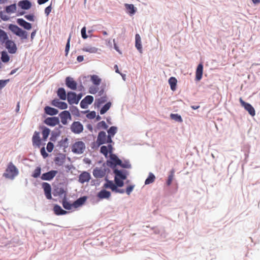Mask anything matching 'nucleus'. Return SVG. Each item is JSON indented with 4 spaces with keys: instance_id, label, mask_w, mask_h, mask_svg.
Returning <instances> with one entry per match:
<instances>
[{
    "instance_id": "4c0bfd02",
    "label": "nucleus",
    "mask_w": 260,
    "mask_h": 260,
    "mask_svg": "<svg viewBox=\"0 0 260 260\" xmlns=\"http://www.w3.org/2000/svg\"><path fill=\"white\" fill-rule=\"evenodd\" d=\"M111 106V103L110 102L106 103L101 109L100 114L102 115L105 114L110 109Z\"/></svg>"
},
{
    "instance_id": "bf43d9fd",
    "label": "nucleus",
    "mask_w": 260,
    "mask_h": 260,
    "mask_svg": "<svg viewBox=\"0 0 260 260\" xmlns=\"http://www.w3.org/2000/svg\"><path fill=\"white\" fill-rule=\"evenodd\" d=\"M99 124L102 126L104 129H107L108 128V125L106 123V122L104 121H102L100 122H99Z\"/></svg>"
},
{
    "instance_id": "5701e85b",
    "label": "nucleus",
    "mask_w": 260,
    "mask_h": 260,
    "mask_svg": "<svg viewBox=\"0 0 260 260\" xmlns=\"http://www.w3.org/2000/svg\"><path fill=\"white\" fill-rule=\"evenodd\" d=\"M17 22L19 25L27 30H30L31 28V24L22 18L18 19Z\"/></svg>"
},
{
    "instance_id": "69168bd1",
    "label": "nucleus",
    "mask_w": 260,
    "mask_h": 260,
    "mask_svg": "<svg viewBox=\"0 0 260 260\" xmlns=\"http://www.w3.org/2000/svg\"><path fill=\"white\" fill-rule=\"evenodd\" d=\"M83 59H84V57H83V56H82V55H79L77 58V60L79 62L82 61L83 60Z\"/></svg>"
},
{
    "instance_id": "774afa93",
    "label": "nucleus",
    "mask_w": 260,
    "mask_h": 260,
    "mask_svg": "<svg viewBox=\"0 0 260 260\" xmlns=\"http://www.w3.org/2000/svg\"><path fill=\"white\" fill-rule=\"evenodd\" d=\"M36 30H35L34 31H33L31 34V36H30V38H31V41H32L35 35H36Z\"/></svg>"
},
{
    "instance_id": "a18cd8bd",
    "label": "nucleus",
    "mask_w": 260,
    "mask_h": 260,
    "mask_svg": "<svg viewBox=\"0 0 260 260\" xmlns=\"http://www.w3.org/2000/svg\"><path fill=\"white\" fill-rule=\"evenodd\" d=\"M41 168L40 167H38L36 168V169L34 170L32 174L31 175V176L34 178H37L39 177L41 175Z\"/></svg>"
},
{
    "instance_id": "e2e57ef3",
    "label": "nucleus",
    "mask_w": 260,
    "mask_h": 260,
    "mask_svg": "<svg viewBox=\"0 0 260 260\" xmlns=\"http://www.w3.org/2000/svg\"><path fill=\"white\" fill-rule=\"evenodd\" d=\"M8 81V80H0V87L3 88L4 87L6 84V82Z\"/></svg>"
},
{
    "instance_id": "6e6d98bb",
    "label": "nucleus",
    "mask_w": 260,
    "mask_h": 260,
    "mask_svg": "<svg viewBox=\"0 0 260 260\" xmlns=\"http://www.w3.org/2000/svg\"><path fill=\"white\" fill-rule=\"evenodd\" d=\"M24 17L28 20L30 21H34V16L32 14L26 15L24 16Z\"/></svg>"
},
{
    "instance_id": "393cba45",
    "label": "nucleus",
    "mask_w": 260,
    "mask_h": 260,
    "mask_svg": "<svg viewBox=\"0 0 260 260\" xmlns=\"http://www.w3.org/2000/svg\"><path fill=\"white\" fill-rule=\"evenodd\" d=\"M86 199L87 198L86 197H83L79 198L72 204V205H73V207L74 208H77L82 206L85 202Z\"/></svg>"
},
{
    "instance_id": "c9c22d12",
    "label": "nucleus",
    "mask_w": 260,
    "mask_h": 260,
    "mask_svg": "<svg viewBox=\"0 0 260 260\" xmlns=\"http://www.w3.org/2000/svg\"><path fill=\"white\" fill-rule=\"evenodd\" d=\"M155 179V177L152 173L149 174L148 177L146 179L145 184L146 185L153 183Z\"/></svg>"
},
{
    "instance_id": "09e8293b",
    "label": "nucleus",
    "mask_w": 260,
    "mask_h": 260,
    "mask_svg": "<svg viewBox=\"0 0 260 260\" xmlns=\"http://www.w3.org/2000/svg\"><path fill=\"white\" fill-rule=\"evenodd\" d=\"M1 59L4 62H7L9 61L10 57L6 52H3L2 53Z\"/></svg>"
},
{
    "instance_id": "dca6fc26",
    "label": "nucleus",
    "mask_w": 260,
    "mask_h": 260,
    "mask_svg": "<svg viewBox=\"0 0 260 260\" xmlns=\"http://www.w3.org/2000/svg\"><path fill=\"white\" fill-rule=\"evenodd\" d=\"M106 174V171L104 169L102 168H95L93 171V176L96 178H102Z\"/></svg>"
},
{
    "instance_id": "473e14b6",
    "label": "nucleus",
    "mask_w": 260,
    "mask_h": 260,
    "mask_svg": "<svg viewBox=\"0 0 260 260\" xmlns=\"http://www.w3.org/2000/svg\"><path fill=\"white\" fill-rule=\"evenodd\" d=\"M110 158L112 160L111 163L115 166L121 164V160L115 154H112V153L110 155Z\"/></svg>"
},
{
    "instance_id": "2f4dec72",
    "label": "nucleus",
    "mask_w": 260,
    "mask_h": 260,
    "mask_svg": "<svg viewBox=\"0 0 260 260\" xmlns=\"http://www.w3.org/2000/svg\"><path fill=\"white\" fill-rule=\"evenodd\" d=\"M177 80L176 78L172 77L169 79V83L170 85L171 89L173 91H175L176 89Z\"/></svg>"
},
{
    "instance_id": "0eeeda50",
    "label": "nucleus",
    "mask_w": 260,
    "mask_h": 260,
    "mask_svg": "<svg viewBox=\"0 0 260 260\" xmlns=\"http://www.w3.org/2000/svg\"><path fill=\"white\" fill-rule=\"evenodd\" d=\"M4 43L5 44L6 48L10 53L14 54L16 52L17 47L13 41L8 39Z\"/></svg>"
},
{
    "instance_id": "2eb2a0df",
    "label": "nucleus",
    "mask_w": 260,
    "mask_h": 260,
    "mask_svg": "<svg viewBox=\"0 0 260 260\" xmlns=\"http://www.w3.org/2000/svg\"><path fill=\"white\" fill-rule=\"evenodd\" d=\"M59 119L56 117H48L47 118L44 122L48 125L54 126L59 123Z\"/></svg>"
},
{
    "instance_id": "a211bd4d",
    "label": "nucleus",
    "mask_w": 260,
    "mask_h": 260,
    "mask_svg": "<svg viewBox=\"0 0 260 260\" xmlns=\"http://www.w3.org/2000/svg\"><path fill=\"white\" fill-rule=\"evenodd\" d=\"M66 85L72 90H76L77 88V83L73 78L68 77L66 79Z\"/></svg>"
},
{
    "instance_id": "aec40b11",
    "label": "nucleus",
    "mask_w": 260,
    "mask_h": 260,
    "mask_svg": "<svg viewBox=\"0 0 260 260\" xmlns=\"http://www.w3.org/2000/svg\"><path fill=\"white\" fill-rule=\"evenodd\" d=\"M32 141L34 146L40 147L41 145V139L40 137V133L38 132H35L32 138Z\"/></svg>"
},
{
    "instance_id": "4be33fe9",
    "label": "nucleus",
    "mask_w": 260,
    "mask_h": 260,
    "mask_svg": "<svg viewBox=\"0 0 260 260\" xmlns=\"http://www.w3.org/2000/svg\"><path fill=\"white\" fill-rule=\"evenodd\" d=\"M117 187H118L116 184L112 181L106 180V182L104 184V187L110 189L112 191H115Z\"/></svg>"
},
{
    "instance_id": "bb28decb",
    "label": "nucleus",
    "mask_w": 260,
    "mask_h": 260,
    "mask_svg": "<svg viewBox=\"0 0 260 260\" xmlns=\"http://www.w3.org/2000/svg\"><path fill=\"white\" fill-rule=\"evenodd\" d=\"M124 6L126 8L127 12L131 15H134L137 10L136 8H135L133 4H125Z\"/></svg>"
},
{
    "instance_id": "338daca9",
    "label": "nucleus",
    "mask_w": 260,
    "mask_h": 260,
    "mask_svg": "<svg viewBox=\"0 0 260 260\" xmlns=\"http://www.w3.org/2000/svg\"><path fill=\"white\" fill-rule=\"evenodd\" d=\"M49 0H38V3L39 5H42L47 2Z\"/></svg>"
},
{
    "instance_id": "412c9836",
    "label": "nucleus",
    "mask_w": 260,
    "mask_h": 260,
    "mask_svg": "<svg viewBox=\"0 0 260 260\" xmlns=\"http://www.w3.org/2000/svg\"><path fill=\"white\" fill-rule=\"evenodd\" d=\"M203 66L202 63H200L198 64L196 71V79L197 81H200L203 76Z\"/></svg>"
},
{
    "instance_id": "f8f14e48",
    "label": "nucleus",
    "mask_w": 260,
    "mask_h": 260,
    "mask_svg": "<svg viewBox=\"0 0 260 260\" xmlns=\"http://www.w3.org/2000/svg\"><path fill=\"white\" fill-rule=\"evenodd\" d=\"M42 187L44 189L45 194L47 199H51V187L50 185L47 182H43L42 183Z\"/></svg>"
},
{
    "instance_id": "c756f323",
    "label": "nucleus",
    "mask_w": 260,
    "mask_h": 260,
    "mask_svg": "<svg viewBox=\"0 0 260 260\" xmlns=\"http://www.w3.org/2000/svg\"><path fill=\"white\" fill-rule=\"evenodd\" d=\"M57 96L62 100H66L67 94L65 89L63 88H59L57 91Z\"/></svg>"
},
{
    "instance_id": "4468645a",
    "label": "nucleus",
    "mask_w": 260,
    "mask_h": 260,
    "mask_svg": "<svg viewBox=\"0 0 260 260\" xmlns=\"http://www.w3.org/2000/svg\"><path fill=\"white\" fill-rule=\"evenodd\" d=\"M113 147L111 144H109L107 146H102L100 148V152L102 153L106 157L108 156V154L110 155L112 153Z\"/></svg>"
},
{
    "instance_id": "20e7f679",
    "label": "nucleus",
    "mask_w": 260,
    "mask_h": 260,
    "mask_svg": "<svg viewBox=\"0 0 260 260\" xmlns=\"http://www.w3.org/2000/svg\"><path fill=\"white\" fill-rule=\"evenodd\" d=\"M112 142V138L108 136H107L106 132L101 131L99 133L96 140V143L98 146H100L105 143H111Z\"/></svg>"
},
{
    "instance_id": "3c124183",
    "label": "nucleus",
    "mask_w": 260,
    "mask_h": 260,
    "mask_svg": "<svg viewBox=\"0 0 260 260\" xmlns=\"http://www.w3.org/2000/svg\"><path fill=\"white\" fill-rule=\"evenodd\" d=\"M119 165L123 168L129 169L131 168V165L128 161H124L123 162L121 161V164H119Z\"/></svg>"
},
{
    "instance_id": "4d7b16f0",
    "label": "nucleus",
    "mask_w": 260,
    "mask_h": 260,
    "mask_svg": "<svg viewBox=\"0 0 260 260\" xmlns=\"http://www.w3.org/2000/svg\"><path fill=\"white\" fill-rule=\"evenodd\" d=\"M96 116L95 112L94 111H91L87 115V117L90 119L94 118Z\"/></svg>"
},
{
    "instance_id": "603ef678",
    "label": "nucleus",
    "mask_w": 260,
    "mask_h": 260,
    "mask_svg": "<svg viewBox=\"0 0 260 260\" xmlns=\"http://www.w3.org/2000/svg\"><path fill=\"white\" fill-rule=\"evenodd\" d=\"M54 148V145L51 142H49L47 145V150L49 152H51Z\"/></svg>"
},
{
    "instance_id": "f03ea898",
    "label": "nucleus",
    "mask_w": 260,
    "mask_h": 260,
    "mask_svg": "<svg viewBox=\"0 0 260 260\" xmlns=\"http://www.w3.org/2000/svg\"><path fill=\"white\" fill-rule=\"evenodd\" d=\"M18 170L16 166L10 162L8 164L3 176L6 178L13 179L18 174Z\"/></svg>"
},
{
    "instance_id": "e433bc0d",
    "label": "nucleus",
    "mask_w": 260,
    "mask_h": 260,
    "mask_svg": "<svg viewBox=\"0 0 260 260\" xmlns=\"http://www.w3.org/2000/svg\"><path fill=\"white\" fill-rule=\"evenodd\" d=\"M174 170H172L170 172V174L168 176V180L167 181V185L168 186H170L172 182V181L174 179Z\"/></svg>"
},
{
    "instance_id": "5fc2aeb1",
    "label": "nucleus",
    "mask_w": 260,
    "mask_h": 260,
    "mask_svg": "<svg viewBox=\"0 0 260 260\" xmlns=\"http://www.w3.org/2000/svg\"><path fill=\"white\" fill-rule=\"evenodd\" d=\"M134 188V185H129L126 189V193L129 195L131 192L133 191Z\"/></svg>"
},
{
    "instance_id": "680f3d73",
    "label": "nucleus",
    "mask_w": 260,
    "mask_h": 260,
    "mask_svg": "<svg viewBox=\"0 0 260 260\" xmlns=\"http://www.w3.org/2000/svg\"><path fill=\"white\" fill-rule=\"evenodd\" d=\"M113 43H114V49L117 51L120 54H121V52H120V51L119 50V48L117 45V44L115 42V39L113 40Z\"/></svg>"
},
{
    "instance_id": "6e6552de",
    "label": "nucleus",
    "mask_w": 260,
    "mask_h": 260,
    "mask_svg": "<svg viewBox=\"0 0 260 260\" xmlns=\"http://www.w3.org/2000/svg\"><path fill=\"white\" fill-rule=\"evenodd\" d=\"M71 129L74 133L80 134L83 130V126L80 122L75 121L72 124Z\"/></svg>"
},
{
    "instance_id": "6ab92c4d",
    "label": "nucleus",
    "mask_w": 260,
    "mask_h": 260,
    "mask_svg": "<svg viewBox=\"0 0 260 260\" xmlns=\"http://www.w3.org/2000/svg\"><path fill=\"white\" fill-rule=\"evenodd\" d=\"M90 179V174L87 172H83L79 177V181L81 183H84L89 181Z\"/></svg>"
},
{
    "instance_id": "f257e3e1",
    "label": "nucleus",
    "mask_w": 260,
    "mask_h": 260,
    "mask_svg": "<svg viewBox=\"0 0 260 260\" xmlns=\"http://www.w3.org/2000/svg\"><path fill=\"white\" fill-rule=\"evenodd\" d=\"M113 173L115 174L114 181L118 187H122L124 185L123 180L127 178V172L125 170L114 169Z\"/></svg>"
},
{
    "instance_id": "58836bf2",
    "label": "nucleus",
    "mask_w": 260,
    "mask_h": 260,
    "mask_svg": "<svg viewBox=\"0 0 260 260\" xmlns=\"http://www.w3.org/2000/svg\"><path fill=\"white\" fill-rule=\"evenodd\" d=\"M62 204L63 208L67 210H70L72 207H73L72 204H70L68 202L66 198L63 199Z\"/></svg>"
},
{
    "instance_id": "ddd939ff",
    "label": "nucleus",
    "mask_w": 260,
    "mask_h": 260,
    "mask_svg": "<svg viewBox=\"0 0 260 260\" xmlns=\"http://www.w3.org/2000/svg\"><path fill=\"white\" fill-rule=\"evenodd\" d=\"M51 105L60 109H66L68 108V105L64 102H61L58 99H54L52 101Z\"/></svg>"
},
{
    "instance_id": "8fccbe9b",
    "label": "nucleus",
    "mask_w": 260,
    "mask_h": 260,
    "mask_svg": "<svg viewBox=\"0 0 260 260\" xmlns=\"http://www.w3.org/2000/svg\"><path fill=\"white\" fill-rule=\"evenodd\" d=\"M71 36L70 35L68 39V41H67V44H66V48H65V53H66V56H67L68 55V53H69V50H70V40H71Z\"/></svg>"
},
{
    "instance_id": "79ce46f5",
    "label": "nucleus",
    "mask_w": 260,
    "mask_h": 260,
    "mask_svg": "<svg viewBox=\"0 0 260 260\" xmlns=\"http://www.w3.org/2000/svg\"><path fill=\"white\" fill-rule=\"evenodd\" d=\"M107 98L106 95L96 99V102L98 106L105 103V102H107Z\"/></svg>"
},
{
    "instance_id": "13d9d810",
    "label": "nucleus",
    "mask_w": 260,
    "mask_h": 260,
    "mask_svg": "<svg viewBox=\"0 0 260 260\" xmlns=\"http://www.w3.org/2000/svg\"><path fill=\"white\" fill-rule=\"evenodd\" d=\"M52 10L51 6L50 5L46 7L45 9V13L46 14L47 16H48L50 13L51 12Z\"/></svg>"
},
{
    "instance_id": "1a4fd4ad",
    "label": "nucleus",
    "mask_w": 260,
    "mask_h": 260,
    "mask_svg": "<svg viewBox=\"0 0 260 260\" xmlns=\"http://www.w3.org/2000/svg\"><path fill=\"white\" fill-rule=\"evenodd\" d=\"M58 172L56 170H51L42 175L41 178L43 180L50 181L56 175Z\"/></svg>"
},
{
    "instance_id": "72a5a7b5",
    "label": "nucleus",
    "mask_w": 260,
    "mask_h": 260,
    "mask_svg": "<svg viewBox=\"0 0 260 260\" xmlns=\"http://www.w3.org/2000/svg\"><path fill=\"white\" fill-rule=\"evenodd\" d=\"M8 39L7 33L2 29H0V43L3 44Z\"/></svg>"
},
{
    "instance_id": "7c9ffc66",
    "label": "nucleus",
    "mask_w": 260,
    "mask_h": 260,
    "mask_svg": "<svg viewBox=\"0 0 260 260\" xmlns=\"http://www.w3.org/2000/svg\"><path fill=\"white\" fill-rule=\"evenodd\" d=\"M18 5L22 9L25 10H28L31 7V3L27 0L20 1Z\"/></svg>"
},
{
    "instance_id": "c03bdc74",
    "label": "nucleus",
    "mask_w": 260,
    "mask_h": 260,
    "mask_svg": "<svg viewBox=\"0 0 260 260\" xmlns=\"http://www.w3.org/2000/svg\"><path fill=\"white\" fill-rule=\"evenodd\" d=\"M170 117L171 119L179 122L183 121L181 116L177 114H171Z\"/></svg>"
},
{
    "instance_id": "9d476101",
    "label": "nucleus",
    "mask_w": 260,
    "mask_h": 260,
    "mask_svg": "<svg viewBox=\"0 0 260 260\" xmlns=\"http://www.w3.org/2000/svg\"><path fill=\"white\" fill-rule=\"evenodd\" d=\"M93 101V97L91 95H87L80 103V107L83 109H86L88 105L91 104Z\"/></svg>"
},
{
    "instance_id": "0e129e2a",
    "label": "nucleus",
    "mask_w": 260,
    "mask_h": 260,
    "mask_svg": "<svg viewBox=\"0 0 260 260\" xmlns=\"http://www.w3.org/2000/svg\"><path fill=\"white\" fill-rule=\"evenodd\" d=\"M114 192L116 193H123L124 192V190L123 189H119L117 187Z\"/></svg>"
},
{
    "instance_id": "a19ab883",
    "label": "nucleus",
    "mask_w": 260,
    "mask_h": 260,
    "mask_svg": "<svg viewBox=\"0 0 260 260\" xmlns=\"http://www.w3.org/2000/svg\"><path fill=\"white\" fill-rule=\"evenodd\" d=\"M117 128L115 126H111L108 130V136L112 138V137L114 136V135L116 133Z\"/></svg>"
},
{
    "instance_id": "ea45409f",
    "label": "nucleus",
    "mask_w": 260,
    "mask_h": 260,
    "mask_svg": "<svg viewBox=\"0 0 260 260\" xmlns=\"http://www.w3.org/2000/svg\"><path fill=\"white\" fill-rule=\"evenodd\" d=\"M54 162L56 165L61 166L64 162V158L62 156H57L55 158Z\"/></svg>"
},
{
    "instance_id": "39448f33",
    "label": "nucleus",
    "mask_w": 260,
    "mask_h": 260,
    "mask_svg": "<svg viewBox=\"0 0 260 260\" xmlns=\"http://www.w3.org/2000/svg\"><path fill=\"white\" fill-rule=\"evenodd\" d=\"M85 143L80 141L75 142L71 147L72 152L78 154L83 153L85 150Z\"/></svg>"
},
{
    "instance_id": "f3484780",
    "label": "nucleus",
    "mask_w": 260,
    "mask_h": 260,
    "mask_svg": "<svg viewBox=\"0 0 260 260\" xmlns=\"http://www.w3.org/2000/svg\"><path fill=\"white\" fill-rule=\"evenodd\" d=\"M67 100L70 105L78 104V102L76 101L77 94L75 92L72 91L69 92L67 94Z\"/></svg>"
},
{
    "instance_id": "423d86ee",
    "label": "nucleus",
    "mask_w": 260,
    "mask_h": 260,
    "mask_svg": "<svg viewBox=\"0 0 260 260\" xmlns=\"http://www.w3.org/2000/svg\"><path fill=\"white\" fill-rule=\"evenodd\" d=\"M240 103L242 107L248 111L249 114L253 116L255 115V111L254 108L249 103L244 102L241 98L239 99Z\"/></svg>"
},
{
    "instance_id": "c85d7f7f",
    "label": "nucleus",
    "mask_w": 260,
    "mask_h": 260,
    "mask_svg": "<svg viewBox=\"0 0 260 260\" xmlns=\"http://www.w3.org/2000/svg\"><path fill=\"white\" fill-rule=\"evenodd\" d=\"M135 46L140 53H142V47L141 45V37L139 34H136L135 36Z\"/></svg>"
},
{
    "instance_id": "f704fd0d",
    "label": "nucleus",
    "mask_w": 260,
    "mask_h": 260,
    "mask_svg": "<svg viewBox=\"0 0 260 260\" xmlns=\"http://www.w3.org/2000/svg\"><path fill=\"white\" fill-rule=\"evenodd\" d=\"M82 50L90 53H95L98 52V49L93 46H88L83 48Z\"/></svg>"
},
{
    "instance_id": "37998d69",
    "label": "nucleus",
    "mask_w": 260,
    "mask_h": 260,
    "mask_svg": "<svg viewBox=\"0 0 260 260\" xmlns=\"http://www.w3.org/2000/svg\"><path fill=\"white\" fill-rule=\"evenodd\" d=\"M91 80L93 83L96 85H99L101 82V79L97 75H92L91 77Z\"/></svg>"
},
{
    "instance_id": "052dcab7",
    "label": "nucleus",
    "mask_w": 260,
    "mask_h": 260,
    "mask_svg": "<svg viewBox=\"0 0 260 260\" xmlns=\"http://www.w3.org/2000/svg\"><path fill=\"white\" fill-rule=\"evenodd\" d=\"M41 154L42 155V156L45 158L47 156H48V154L45 151V148H42L41 149Z\"/></svg>"
},
{
    "instance_id": "7ed1b4c3",
    "label": "nucleus",
    "mask_w": 260,
    "mask_h": 260,
    "mask_svg": "<svg viewBox=\"0 0 260 260\" xmlns=\"http://www.w3.org/2000/svg\"><path fill=\"white\" fill-rule=\"evenodd\" d=\"M10 29L16 35L19 37L21 39H26L27 38V32L19 27L16 25H10Z\"/></svg>"
},
{
    "instance_id": "a878e982",
    "label": "nucleus",
    "mask_w": 260,
    "mask_h": 260,
    "mask_svg": "<svg viewBox=\"0 0 260 260\" xmlns=\"http://www.w3.org/2000/svg\"><path fill=\"white\" fill-rule=\"evenodd\" d=\"M44 110L47 114L51 116L56 115L58 113V111L57 109L49 106L45 107Z\"/></svg>"
},
{
    "instance_id": "cd10ccee",
    "label": "nucleus",
    "mask_w": 260,
    "mask_h": 260,
    "mask_svg": "<svg viewBox=\"0 0 260 260\" xmlns=\"http://www.w3.org/2000/svg\"><path fill=\"white\" fill-rule=\"evenodd\" d=\"M54 213L57 215H64L67 212L63 210L61 207L58 205H55L53 208Z\"/></svg>"
},
{
    "instance_id": "49530a36",
    "label": "nucleus",
    "mask_w": 260,
    "mask_h": 260,
    "mask_svg": "<svg viewBox=\"0 0 260 260\" xmlns=\"http://www.w3.org/2000/svg\"><path fill=\"white\" fill-rule=\"evenodd\" d=\"M50 129L48 128L45 127L42 131L43 139L46 140L50 134Z\"/></svg>"
},
{
    "instance_id": "864d4df0",
    "label": "nucleus",
    "mask_w": 260,
    "mask_h": 260,
    "mask_svg": "<svg viewBox=\"0 0 260 260\" xmlns=\"http://www.w3.org/2000/svg\"><path fill=\"white\" fill-rule=\"evenodd\" d=\"M86 27H83L82 28L81 31L82 37L84 39H86L88 37V36H87V35L86 34Z\"/></svg>"
},
{
    "instance_id": "de8ad7c7",
    "label": "nucleus",
    "mask_w": 260,
    "mask_h": 260,
    "mask_svg": "<svg viewBox=\"0 0 260 260\" xmlns=\"http://www.w3.org/2000/svg\"><path fill=\"white\" fill-rule=\"evenodd\" d=\"M16 9V5L15 4L7 6L6 9V11L8 13H13Z\"/></svg>"
},
{
    "instance_id": "9b49d317",
    "label": "nucleus",
    "mask_w": 260,
    "mask_h": 260,
    "mask_svg": "<svg viewBox=\"0 0 260 260\" xmlns=\"http://www.w3.org/2000/svg\"><path fill=\"white\" fill-rule=\"evenodd\" d=\"M59 117L61 119V123L66 125L68 123V119H71V116L68 111H63L59 114Z\"/></svg>"
},
{
    "instance_id": "b1692460",
    "label": "nucleus",
    "mask_w": 260,
    "mask_h": 260,
    "mask_svg": "<svg viewBox=\"0 0 260 260\" xmlns=\"http://www.w3.org/2000/svg\"><path fill=\"white\" fill-rule=\"evenodd\" d=\"M97 196L100 199H108L111 196V193L105 189H102L98 193Z\"/></svg>"
}]
</instances>
